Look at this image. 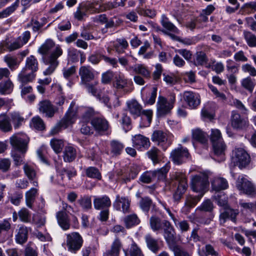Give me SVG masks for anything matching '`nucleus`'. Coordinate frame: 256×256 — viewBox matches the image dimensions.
Instances as JSON below:
<instances>
[{
    "mask_svg": "<svg viewBox=\"0 0 256 256\" xmlns=\"http://www.w3.org/2000/svg\"><path fill=\"white\" fill-rule=\"evenodd\" d=\"M50 52L49 55L46 56L44 60L48 68L44 72L45 76L51 74L58 64V58L62 55L63 51L59 45L55 46L54 42L51 40H47L38 49V52L46 54Z\"/></svg>",
    "mask_w": 256,
    "mask_h": 256,
    "instance_id": "1",
    "label": "nucleus"
},
{
    "mask_svg": "<svg viewBox=\"0 0 256 256\" xmlns=\"http://www.w3.org/2000/svg\"><path fill=\"white\" fill-rule=\"evenodd\" d=\"M150 225L154 232H162L164 237L168 243L172 242L175 239L176 232L170 222L166 220L153 216L150 218Z\"/></svg>",
    "mask_w": 256,
    "mask_h": 256,
    "instance_id": "2",
    "label": "nucleus"
},
{
    "mask_svg": "<svg viewBox=\"0 0 256 256\" xmlns=\"http://www.w3.org/2000/svg\"><path fill=\"white\" fill-rule=\"evenodd\" d=\"M214 197L219 206L224 207V211L220 215V223L224 224L228 220L234 222L238 212L236 210L228 207V197L224 192L216 193Z\"/></svg>",
    "mask_w": 256,
    "mask_h": 256,
    "instance_id": "3",
    "label": "nucleus"
},
{
    "mask_svg": "<svg viewBox=\"0 0 256 256\" xmlns=\"http://www.w3.org/2000/svg\"><path fill=\"white\" fill-rule=\"evenodd\" d=\"M210 140L212 145L214 155L220 157V160H218V161L223 160L224 158V153L226 146L220 130L218 129H212L210 135Z\"/></svg>",
    "mask_w": 256,
    "mask_h": 256,
    "instance_id": "4",
    "label": "nucleus"
},
{
    "mask_svg": "<svg viewBox=\"0 0 256 256\" xmlns=\"http://www.w3.org/2000/svg\"><path fill=\"white\" fill-rule=\"evenodd\" d=\"M232 164L240 169L246 168L250 162V157L247 152L242 148L236 147L231 156Z\"/></svg>",
    "mask_w": 256,
    "mask_h": 256,
    "instance_id": "5",
    "label": "nucleus"
},
{
    "mask_svg": "<svg viewBox=\"0 0 256 256\" xmlns=\"http://www.w3.org/2000/svg\"><path fill=\"white\" fill-rule=\"evenodd\" d=\"M84 240L78 232H72L66 234V245L68 250L76 254L82 247Z\"/></svg>",
    "mask_w": 256,
    "mask_h": 256,
    "instance_id": "6",
    "label": "nucleus"
},
{
    "mask_svg": "<svg viewBox=\"0 0 256 256\" xmlns=\"http://www.w3.org/2000/svg\"><path fill=\"white\" fill-rule=\"evenodd\" d=\"M236 187L240 192L251 197L256 196V187L244 176H240L236 182Z\"/></svg>",
    "mask_w": 256,
    "mask_h": 256,
    "instance_id": "7",
    "label": "nucleus"
},
{
    "mask_svg": "<svg viewBox=\"0 0 256 256\" xmlns=\"http://www.w3.org/2000/svg\"><path fill=\"white\" fill-rule=\"evenodd\" d=\"M172 179L178 182L176 190L173 197L176 201H179L188 186L187 180L185 175L181 172H176L172 176Z\"/></svg>",
    "mask_w": 256,
    "mask_h": 256,
    "instance_id": "8",
    "label": "nucleus"
},
{
    "mask_svg": "<svg viewBox=\"0 0 256 256\" xmlns=\"http://www.w3.org/2000/svg\"><path fill=\"white\" fill-rule=\"evenodd\" d=\"M29 142L26 135L22 134H14L10 138V142L12 146L17 150L22 153L26 152Z\"/></svg>",
    "mask_w": 256,
    "mask_h": 256,
    "instance_id": "9",
    "label": "nucleus"
},
{
    "mask_svg": "<svg viewBox=\"0 0 256 256\" xmlns=\"http://www.w3.org/2000/svg\"><path fill=\"white\" fill-rule=\"evenodd\" d=\"M208 184V178L206 176H196L192 179L191 188L195 192L202 194L204 196Z\"/></svg>",
    "mask_w": 256,
    "mask_h": 256,
    "instance_id": "10",
    "label": "nucleus"
},
{
    "mask_svg": "<svg viewBox=\"0 0 256 256\" xmlns=\"http://www.w3.org/2000/svg\"><path fill=\"white\" fill-rule=\"evenodd\" d=\"M76 114L77 108L75 107V102H72L64 116L60 121L63 128H66L75 122L76 118Z\"/></svg>",
    "mask_w": 256,
    "mask_h": 256,
    "instance_id": "11",
    "label": "nucleus"
},
{
    "mask_svg": "<svg viewBox=\"0 0 256 256\" xmlns=\"http://www.w3.org/2000/svg\"><path fill=\"white\" fill-rule=\"evenodd\" d=\"M152 140L166 150L169 146L171 142L169 140L168 135L162 130H155L151 137Z\"/></svg>",
    "mask_w": 256,
    "mask_h": 256,
    "instance_id": "12",
    "label": "nucleus"
},
{
    "mask_svg": "<svg viewBox=\"0 0 256 256\" xmlns=\"http://www.w3.org/2000/svg\"><path fill=\"white\" fill-rule=\"evenodd\" d=\"M182 96L184 102L190 109L196 108L200 104V96L198 93L192 91H185Z\"/></svg>",
    "mask_w": 256,
    "mask_h": 256,
    "instance_id": "13",
    "label": "nucleus"
},
{
    "mask_svg": "<svg viewBox=\"0 0 256 256\" xmlns=\"http://www.w3.org/2000/svg\"><path fill=\"white\" fill-rule=\"evenodd\" d=\"M38 110L40 112L44 114L48 118H52L58 112V108L55 107L48 100H43L38 104Z\"/></svg>",
    "mask_w": 256,
    "mask_h": 256,
    "instance_id": "14",
    "label": "nucleus"
},
{
    "mask_svg": "<svg viewBox=\"0 0 256 256\" xmlns=\"http://www.w3.org/2000/svg\"><path fill=\"white\" fill-rule=\"evenodd\" d=\"M187 148H178L173 150L170 153V156L174 162L177 164L186 162L189 156Z\"/></svg>",
    "mask_w": 256,
    "mask_h": 256,
    "instance_id": "15",
    "label": "nucleus"
},
{
    "mask_svg": "<svg viewBox=\"0 0 256 256\" xmlns=\"http://www.w3.org/2000/svg\"><path fill=\"white\" fill-rule=\"evenodd\" d=\"M157 114L162 116L169 114L174 108L172 104H169L168 100L162 96H159L156 104Z\"/></svg>",
    "mask_w": 256,
    "mask_h": 256,
    "instance_id": "16",
    "label": "nucleus"
},
{
    "mask_svg": "<svg viewBox=\"0 0 256 256\" xmlns=\"http://www.w3.org/2000/svg\"><path fill=\"white\" fill-rule=\"evenodd\" d=\"M130 82L122 72H115L114 79L112 81V86L114 88L118 90L124 89Z\"/></svg>",
    "mask_w": 256,
    "mask_h": 256,
    "instance_id": "17",
    "label": "nucleus"
},
{
    "mask_svg": "<svg viewBox=\"0 0 256 256\" xmlns=\"http://www.w3.org/2000/svg\"><path fill=\"white\" fill-rule=\"evenodd\" d=\"M130 201L127 197L117 195L113 206L116 210H120L122 209L124 213H126L130 212Z\"/></svg>",
    "mask_w": 256,
    "mask_h": 256,
    "instance_id": "18",
    "label": "nucleus"
},
{
    "mask_svg": "<svg viewBox=\"0 0 256 256\" xmlns=\"http://www.w3.org/2000/svg\"><path fill=\"white\" fill-rule=\"evenodd\" d=\"M133 145L138 150L142 148L147 150L150 146V142L148 138L140 134H136L132 138Z\"/></svg>",
    "mask_w": 256,
    "mask_h": 256,
    "instance_id": "19",
    "label": "nucleus"
},
{
    "mask_svg": "<svg viewBox=\"0 0 256 256\" xmlns=\"http://www.w3.org/2000/svg\"><path fill=\"white\" fill-rule=\"evenodd\" d=\"M231 124L234 128L242 130L248 125V121L247 119L242 118L238 113L234 111L231 116Z\"/></svg>",
    "mask_w": 256,
    "mask_h": 256,
    "instance_id": "20",
    "label": "nucleus"
},
{
    "mask_svg": "<svg viewBox=\"0 0 256 256\" xmlns=\"http://www.w3.org/2000/svg\"><path fill=\"white\" fill-rule=\"evenodd\" d=\"M79 74L82 82L84 84L92 80L94 78V70L90 66H81L79 70Z\"/></svg>",
    "mask_w": 256,
    "mask_h": 256,
    "instance_id": "21",
    "label": "nucleus"
},
{
    "mask_svg": "<svg viewBox=\"0 0 256 256\" xmlns=\"http://www.w3.org/2000/svg\"><path fill=\"white\" fill-rule=\"evenodd\" d=\"M93 203L94 208L98 210L108 208L111 206V200L110 198L106 195L95 196Z\"/></svg>",
    "mask_w": 256,
    "mask_h": 256,
    "instance_id": "22",
    "label": "nucleus"
},
{
    "mask_svg": "<svg viewBox=\"0 0 256 256\" xmlns=\"http://www.w3.org/2000/svg\"><path fill=\"white\" fill-rule=\"evenodd\" d=\"M23 170L25 175L30 181L33 186L38 187V184L37 172L34 168L28 164H24Z\"/></svg>",
    "mask_w": 256,
    "mask_h": 256,
    "instance_id": "23",
    "label": "nucleus"
},
{
    "mask_svg": "<svg viewBox=\"0 0 256 256\" xmlns=\"http://www.w3.org/2000/svg\"><path fill=\"white\" fill-rule=\"evenodd\" d=\"M91 124L94 130L98 132L106 131L108 128V122L104 118H96L91 120Z\"/></svg>",
    "mask_w": 256,
    "mask_h": 256,
    "instance_id": "24",
    "label": "nucleus"
},
{
    "mask_svg": "<svg viewBox=\"0 0 256 256\" xmlns=\"http://www.w3.org/2000/svg\"><path fill=\"white\" fill-rule=\"evenodd\" d=\"M38 64L37 59L33 56L26 58L24 66L22 68L32 74L38 70Z\"/></svg>",
    "mask_w": 256,
    "mask_h": 256,
    "instance_id": "25",
    "label": "nucleus"
},
{
    "mask_svg": "<svg viewBox=\"0 0 256 256\" xmlns=\"http://www.w3.org/2000/svg\"><path fill=\"white\" fill-rule=\"evenodd\" d=\"M36 78V74L31 73L22 69L18 76V80L20 84H26L32 82Z\"/></svg>",
    "mask_w": 256,
    "mask_h": 256,
    "instance_id": "26",
    "label": "nucleus"
},
{
    "mask_svg": "<svg viewBox=\"0 0 256 256\" xmlns=\"http://www.w3.org/2000/svg\"><path fill=\"white\" fill-rule=\"evenodd\" d=\"M144 240L148 248L152 252L156 254L160 249L158 241L155 239L150 234H148L144 236Z\"/></svg>",
    "mask_w": 256,
    "mask_h": 256,
    "instance_id": "27",
    "label": "nucleus"
},
{
    "mask_svg": "<svg viewBox=\"0 0 256 256\" xmlns=\"http://www.w3.org/2000/svg\"><path fill=\"white\" fill-rule=\"evenodd\" d=\"M212 190L216 192L226 189L228 184L227 180L222 178H215L212 182Z\"/></svg>",
    "mask_w": 256,
    "mask_h": 256,
    "instance_id": "28",
    "label": "nucleus"
},
{
    "mask_svg": "<svg viewBox=\"0 0 256 256\" xmlns=\"http://www.w3.org/2000/svg\"><path fill=\"white\" fill-rule=\"evenodd\" d=\"M56 218L58 224L64 230L70 228V220L66 214L62 212H59L56 214Z\"/></svg>",
    "mask_w": 256,
    "mask_h": 256,
    "instance_id": "29",
    "label": "nucleus"
},
{
    "mask_svg": "<svg viewBox=\"0 0 256 256\" xmlns=\"http://www.w3.org/2000/svg\"><path fill=\"white\" fill-rule=\"evenodd\" d=\"M127 107L128 111L134 116H140L142 111V106L136 100H131L127 102Z\"/></svg>",
    "mask_w": 256,
    "mask_h": 256,
    "instance_id": "30",
    "label": "nucleus"
},
{
    "mask_svg": "<svg viewBox=\"0 0 256 256\" xmlns=\"http://www.w3.org/2000/svg\"><path fill=\"white\" fill-rule=\"evenodd\" d=\"M38 194V189L32 188L26 192V204L28 207L32 209L33 204Z\"/></svg>",
    "mask_w": 256,
    "mask_h": 256,
    "instance_id": "31",
    "label": "nucleus"
},
{
    "mask_svg": "<svg viewBox=\"0 0 256 256\" xmlns=\"http://www.w3.org/2000/svg\"><path fill=\"white\" fill-rule=\"evenodd\" d=\"M0 130L4 132L12 130L10 118L6 114H0Z\"/></svg>",
    "mask_w": 256,
    "mask_h": 256,
    "instance_id": "32",
    "label": "nucleus"
},
{
    "mask_svg": "<svg viewBox=\"0 0 256 256\" xmlns=\"http://www.w3.org/2000/svg\"><path fill=\"white\" fill-rule=\"evenodd\" d=\"M76 151L74 148L67 146L64 148L63 155L64 162H72L76 158Z\"/></svg>",
    "mask_w": 256,
    "mask_h": 256,
    "instance_id": "33",
    "label": "nucleus"
},
{
    "mask_svg": "<svg viewBox=\"0 0 256 256\" xmlns=\"http://www.w3.org/2000/svg\"><path fill=\"white\" fill-rule=\"evenodd\" d=\"M125 256H144L141 249L133 242L127 250H124Z\"/></svg>",
    "mask_w": 256,
    "mask_h": 256,
    "instance_id": "34",
    "label": "nucleus"
},
{
    "mask_svg": "<svg viewBox=\"0 0 256 256\" xmlns=\"http://www.w3.org/2000/svg\"><path fill=\"white\" fill-rule=\"evenodd\" d=\"M10 120L14 128L17 129L24 122V118L18 112H12L10 114Z\"/></svg>",
    "mask_w": 256,
    "mask_h": 256,
    "instance_id": "35",
    "label": "nucleus"
},
{
    "mask_svg": "<svg viewBox=\"0 0 256 256\" xmlns=\"http://www.w3.org/2000/svg\"><path fill=\"white\" fill-rule=\"evenodd\" d=\"M192 137L194 140L202 144L206 143L208 140L207 134L199 128L192 130Z\"/></svg>",
    "mask_w": 256,
    "mask_h": 256,
    "instance_id": "36",
    "label": "nucleus"
},
{
    "mask_svg": "<svg viewBox=\"0 0 256 256\" xmlns=\"http://www.w3.org/2000/svg\"><path fill=\"white\" fill-rule=\"evenodd\" d=\"M83 6L86 12L94 14L102 11L101 5L98 4V2L83 4Z\"/></svg>",
    "mask_w": 256,
    "mask_h": 256,
    "instance_id": "37",
    "label": "nucleus"
},
{
    "mask_svg": "<svg viewBox=\"0 0 256 256\" xmlns=\"http://www.w3.org/2000/svg\"><path fill=\"white\" fill-rule=\"evenodd\" d=\"M169 170L170 166L168 164H166L162 168L152 171L153 173H154V178H157L159 180H164Z\"/></svg>",
    "mask_w": 256,
    "mask_h": 256,
    "instance_id": "38",
    "label": "nucleus"
},
{
    "mask_svg": "<svg viewBox=\"0 0 256 256\" xmlns=\"http://www.w3.org/2000/svg\"><path fill=\"white\" fill-rule=\"evenodd\" d=\"M122 247L121 242L119 239L116 238L112 242L110 250L108 252V254L110 256H118Z\"/></svg>",
    "mask_w": 256,
    "mask_h": 256,
    "instance_id": "39",
    "label": "nucleus"
},
{
    "mask_svg": "<svg viewBox=\"0 0 256 256\" xmlns=\"http://www.w3.org/2000/svg\"><path fill=\"white\" fill-rule=\"evenodd\" d=\"M28 228L26 227L22 226L19 230L16 236V242L20 244L24 243L28 238Z\"/></svg>",
    "mask_w": 256,
    "mask_h": 256,
    "instance_id": "40",
    "label": "nucleus"
},
{
    "mask_svg": "<svg viewBox=\"0 0 256 256\" xmlns=\"http://www.w3.org/2000/svg\"><path fill=\"white\" fill-rule=\"evenodd\" d=\"M134 72L136 74L142 75L144 77L149 78L150 77V72L147 67L142 64H136L134 65Z\"/></svg>",
    "mask_w": 256,
    "mask_h": 256,
    "instance_id": "41",
    "label": "nucleus"
},
{
    "mask_svg": "<svg viewBox=\"0 0 256 256\" xmlns=\"http://www.w3.org/2000/svg\"><path fill=\"white\" fill-rule=\"evenodd\" d=\"M78 204L84 210H88L92 208L91 197L88 196H81L78 200Z\"/></svg>",
    "mask_w": 256,
    "mask_h": 256,
    "instance_id": "42",
    "label": "nucleus"
},
{
    "mask_svg": "<svg viewBox=\"0 0 256 256\" xmlns=\"http://www.w3.org/2000/svg\"><path fill=\"white\" fill-rule=\"evenodd\" d=\"M161 24L164 28L167 30L173 32L176 34H179L178 29L164 16H162Z\"/></svg>",
    "mask_w": 256,
    "mask_h": 256,
    "instance_id": "43",
    "label": "nucleus"
},
{
    "mask_svg": "<svg viewBox=\"0 0 256 256\" xmlns=\"http://www.w3.org/2000/svg\"><path fill=\"white\" fill-rule=\"evenodd\" d=\"M14 85L12 81L8 80L0 82V94H8L13 89Z\"/></svg>",
    "mask_w": 256,
    "mask_h": 256,
    "instance_id": "44",
    "label": "nucleus"
},
{
    "mask_svg": "<svg viewBox=\"0 0 256 256\" xmlns=\"http://www.w3.org/2000/svg\"><path fill=\"white\" fill-rule=\"evenodd\" d=\"M128 46V42L124 38H118L116 40V43L114 45V48L116 52L119 54H123L124 50Z\"/></svg>",
    "mask_w": 256,
    "mask_h": 256,
    "instance_id": "45",
    "label": "nucleus"
},
{
    "mask_svg": "<svg viewBox=\"0 0 256 256\" xmlns=\"http://www.w3.org/2000/svg\"><path fill=\"white\" fill-rule=\"evenodd\" d=\"M112 152L116 155H119L124 148V145L120 142L117 140H112L110 142Z\"/></svg>",
    "mask_w": 256,
    "mask_h": 256,
    "instance_id": "46",
    "label": "nucleus"
},
{
    "mask_svg": "<svg viewBox=\"0 0 256 256\" xmlns=\"http://www.w3.org/2000/svg\"><path fill=\"white\" fill-rule=\"evenodd\" d=\"M241 86L250 92L252 93L256 86V84L250 76H248L242 80Z\"/></svg>",
    "mask_w": 256,
    "mask_h": 256,
    "instance_id": "47",
    "label": "nucleus"
},
{
    "mask_svg": "<svg viewBox=\"0 0 256 256\" xmlns=\"http://www.w3.org/2000/svg\"><path fill=\"white\" fill-rule=\"evenodd\" d=\"M124 222L127 228H130L132 226L138 224L140 220L136 214H132L126 216L124 218Z\"/></svg>",
    "mask_w": 256,
    "mask_h": 256,
    "instance_id": "48",
    "label": "nucleus"
},
{
    "mask_svg": "<svg viewBox=\"0 0 256 256\" xmlns=\"http://www.w3.org/2000/svg\"><path fill=\"white\" fill-rule=\"evenodd\" d=\"M4 61L6 63L8 66L12 70H14L17 68L20 64L16 57L12 56L10 55L6 56L4 57Z\"/></svg>",
    "mask_w": 256,
    "mask_h": 256,
    "instance_id": "49",
    "label": "nucleus"
},
{
    "mask_svg": "<svg viewBox=\"0 0 256 256\" xmlns=\"http://www.w3.org/2000/svg\"><path fill=\"white\" fill-rule=\"evenodd\" d=\"M20 0H16L10 6L0 12V18H6L12 14L18 7Z\"/></svg>",
    "mask_w": 256,
    "mask_h": 256,
    "instance_id": "50",
    "label": "nucleus"
},
{
    "mask_svg": "<svg viewBox=\"0 0 256 256\" xmlns=\"http://www.w3.org/2000/svg\"><path fill=\"white\" fill-rule=\"evenodd\" d=\"M244 36L249 46H256V36L255 34L250 31L244 30Z\"/></svg>",
    "mask_w": 256,
    "mask_h": 256,
    "instance_id": "51",
    "label": "nucleus"
},
{
    "mask_svg": "<svg viewBox=\"0 0 256 256\" xmlns=\"http://www.w3.org/2000/svg\"><path fill=\"white\" fill-rule=\"evenodd\" d=\"M120 122L123 130L127 132L132 128L131 120L130 118L125 114H123Z\"/></svg>",
    "mask_w": 256,
    "mask_h": 256,
    "instance_id": "52",
    "label": "nucleus"
},
{
    "mask_svg": "<svg viewBox=\"0 0 256 256\" xmlns=\"http://www.w3.org/2000/svg\"><path fill=\"white\" fill-rule=\"evenodd\" d=\"M160 151L156 147H152V148L146 152V154L154 163L156 164L159 162L158 154Z\"/></svg>",
    "mask_w": 256,
    "mask_h": 256,
    "instance_id": "53",
    "label": "nucleus"
},
{
    "mask_svg": "<svg viewBox=\"0 0 256 256\" xmlns=\"http://www.w3.org/2000/svg\"><path fill=\"white\" fill-rule=\"evenodd\" d=\"M50 144L54 152L56 154L60 152L64 146V142L62 140L56 138L52 140Z\"/></svg>",
    "mask_w": 256,
    "mask_h": 256,
    "instance_id": "54",
    "label": "nucleus"
},
{
    "mask_svg": "<svg viewBox=\"0 0 256 256\" xmlns=\"http://www.w3.org/2000/svg\"><path fill=\"white\" fill-rule=\"evenodd\" d=\"M208 59L206 54L203 52H198L196 53L194 64L196 66H202L208 62Z\"/></svg>",
    "mask_w": 256,
    "mask_h": 256,
    "instance_id": "55",
    "label": "nucleus"
},
{
    "mask_svg": "<svg viewBox=\"0 0 256 256\" xmlns=\"http://www.w3.org/2000/svg\"><path fill=\"white\" fill-rule=\"evenodd\" d=\"M202 194L198 196H192L188 195L186 196L185 204L189 207H193L200 200L202 196Z\"/></svg>",
    "mask_w": 256,
    "mask_h": 256,
    "instance_id": "56",
    "label": "nucleus"
},
{
    "mask_svg": "<svg viewBox=\"0 0 256 256\" xmlns=\"http://www.w3.org/2000/svg\"><path fill=\"white\" fill-rule=\"evenodd\" d=\"M115 73L111 70H108L102 74L101 82L103 84H106L111 82L112 78L114 79Z\"/></svg>",
    "mask_w": 256,
    "mask_h": 256,
    "instance_id": "57",
    "label": "nucleus"
},
{
    "mask_svg": "<svg viewBox=\"0 0 256 256\" xmlns=\"http://www.w3.org/2000/svg\"><path fill=\"white\" fill-rule=\"evenodd\" d=\"M86 176L90 178L100 180L101 174L98 168L94 167H89L86 170Z\"/></svg>",
    "mask_w": 256,
    "mask_h": 256,
    "instance_id": "58",
    "label": "nucleus"
},
{
    "mask_svg": "<svg viewBox=\"0 0 256 256\" xmlns=\"http://www.w3.org/2000/svg\"><path fill=\"white\" fill-rule=\"evenodd\" d=\"M31 124L34 128L39 130H44L45 128L44 121L39 116L33 118Z\"/></svg>",
    "mask_w": 256,
    "mask_h": 256,
    "instance_id": "59",
    "label": "nucleus"
},
{
    "mask_svg": "<svg viewBox=\"0 0 256 256\" xmlns=\"http://www.w3.org/2000/svg\"><path fill=\"white\" fill-rule=\"evenodd\" d=\"M22 46L24 45L22 42L21 37H19L17 40L10 44L6 43L5 44L6 48L10 51H12L20 48Z\"/></svg>",
    "mask_w": 256,
    "mask_h": 256,
    "instance_id": "60",
    "label": "nucleus"
},
{
    "mask_svg": "<svg viewBox=\"0 0 256 256\" xmlns=\"http://www.w3.org/2000/svg\"><path fill=\"white\" fill-rule=\"evenodd\" d=\"M176 228L182 232H186L190 229V224L186 220L178 221V220L174 223Z\"/></svg>",
    "mask_w": 256,
    "mask_h": 256,
    "instance_id": "61",
    "label": "nucleus"
},
{
    "mask_svg": "<svg viewBox=\"0 0 256 256\" xmlns=\"http://www.w3.org/2000/svg\"><path fill=\"white\" fill-rule=\"evenodd\" d=\"M18 215L20 220L24 222H30V214L28 210L26 208H22L18 212Z\"/></svg>",
    "mask_w": 256,
    "mask_h": 256,
    "instance_id": "62",
    "label": "nucleus"
},
{
    "mask_svg": "<svg viewBox=\"0 0 256 256\" xmlns=\"http://www.w3.org/2000/svg\"><path fill=\"white\" fill-rule=\"evenodd\" d=\"M152 201L148 197H144L141 198L140 202V206L143 211L148 212L152 205Z\"/></svg>",
    "mask_w": 256,
    "mask_h": 256,
    "instance_id": "63",
    "label": "nucleus"
},
{
    "mask_svg": "<svg viewBox=\"0 0 256 256\" xmlns=\"http://www.w3.org/2000/svg\"><path fill=\"white\" fill-rule=\"evenodd\" d=\"M172 250L174 256H190V254L188 252L179 246H174Z\"/></svg>",
    "mask_w": 256,
    "mask_h": 256,
    "instance_id": "64",
    "label": "nucleus"
}]
</instances>
